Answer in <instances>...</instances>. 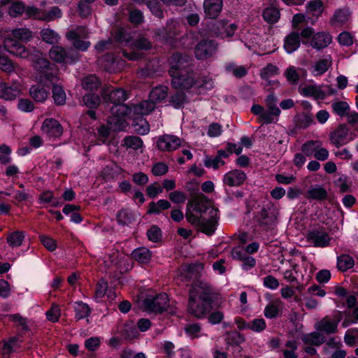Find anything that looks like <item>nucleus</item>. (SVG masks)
<instances>
[{
    "mask_svg": "<svg viewBox=\"0 0 358 358\" xmlns=\"http://www.w3.org/2000/svg\"><path fill=\"white\" fill-rule=\"evenodd\" d=\"M225 70L237 78H241L248 73V69L244 66H238L234 63L226 65Z\"/></svg>",
    "mask_w": 358,
    "mask_h": 358,
    "instance_id": "42",
    "label": "nucleus"
},
{
    "mask_svg": "<svg viewBox=\"0 0 358 358\" xmlns=\"http://www.w3.org/2000/svg\"><path fill=\"white\" fill-rule=\"evenodd\" d=\"M82 85L85 90L92 91L98 89L100 82L96 76L90 75L83 78Z\"/></svg>",
    "mask_w": 358,
    "mask_h": 358,
    "instance_id": "46",
    "label": "nucleus"
},
{
    "mask_svg": "<svg viewBox=\"0 0 358 358\" xmlns=\"http://www.w3.org/2000/svg\"><path fill=\"white\" fill-rule=\"evenodd\" d=\"M283 307V302L279 299H275L266 306L264 311V316L269 319L275 318L279 316Z\"/></svg>",
    "mask_w": 358,
    "mask_h": 358,
    "instance_id": "24",
    "label": "nucleus"
},
{
    "mask_svg": "<svg viewBox=\"0 0 358 358\" xmlns=\"http://www.w3.org/2000/svg\"><path fill=\"white\" fill-rule=\"evenodd\" d=\"M303 96L313 97L315 99H324L327 97V94L320 87L313 85L306 86L301 90Z\"/></svg>",
    "mask_w": 358,
    "mask_h": 358,
    "instance_id": "28",
    "label": "nucleus"
},
{
    "mask_svg": "<svg viewBox=\"0 0 358 358\" xmlns=\"http://www.w3.org/2000/svg\"><path fill=\"white\" fill-rule=\"evenodd\" d=\"M222 0H204L203 8L205 14L209 18H216L222 10Z\"/></svg>",
    "mask_w": 358,
    "mask_h": 358,
    "instance_id": "18",
    "label": "nucleus"
},
{
    "mask_svg": "<svg viewBox=\"0 0 358 358\" xmlns=\"http://www.w3.org/2000/svg\"><path fill=\"white\" fill-rule=\"evenodd\" d=\"M17 65L5 56H0V69L7 73L14 72Z\"/></svg>",
    "mask_w": 358,
    "mask_h": 358,
    "instance_id": "59",
    "label": "nucleus"
},
{
    "mask_svg": "<svg viewBox=\"0 0 358 358\" xmlns=\"http://www.w3.org/2000/svg\"><path fill=\"white\" fill-rule=\"evenodd\" d=\"M339 320H334L329 317H325L316 324V329L326 334H331L336 332Z\"/></svg>",
    "mask_w": 358,
    "mask_h": 358,
    "instance_id": "19",
    "label": "nucleus"
},
{
    "mask_svg": "<svg viewBox=\"0 0 358 358\" xmlns=\"http://www.w3.org/2000/svg\"><path fill=\"white\" fill-rule=\"evenodd\" d=\"M306 238L315 247L324 248L329 245L330 236L323 230L313 229L307 233Z\"/></svg>",
    "mask_w": 358,
    "mask_h": 358,
    "instance_id": "11",
    "label": "nucleus"
},
{
    "mask_svg": "<svg viewBox=\"0 0 358 358\" xmlns=\"http://www.w3.org/2000/svg\"><path fill=\"white\" fill-rule=\"evenodd\" d=\"M131 257L141 264H147L151 259L152 252L148 248L141 247L135 249L131 252Z\"/></svg>",
    "mask_w": 358,
    "mask_h": 358,
    "instance_id": "30",
    "label": "nucleus"
},
{
    "mask_svg": "<svg viewBox=\"0 0 358 358\" xmlns=\"http://www.w3.org/2000/svg\"><path fill=\"white\" fill-rule=\"evenodd\" d=\"M26 10L25 6L22 1H15L9 7L8 13L13 17L22 15Z\"/></svg>",
    "mask_w": 358,
    "mask_h": 358,
    "instance_id": "52",
    "label": "nucleus"
},
{
    "mask_svg": "<svg viewBox=\"0 0 358 358\" xmlns=\"http://www.w3.org/2000/svg\"><path fill=\"white\" fill-rule=\"evenodd\" d=\"M186 94L182 92H177L170 96V103L176 108H180L186 101Z\"/></svg>",
    "mask_w": 358,
    "mask_h": 358,
    "instance_id": "60",
    "label": "nucleus"
},
{
    "mask_svg": "<svg viewBox=\"0 0 358 358\" xmlns=\"http://www.w3.org/2000/svg\"><path fill=\"white\" fill-rule=\"evenodd\" d=\"M350 13L348 9H336L329 20L331 27L338 28L342 27L350 21Z\"/></svg>",
    "mask_w": 358,
    "mask_h": 358,
    "instance_id": "17",
    "label": "nucleus"
},
{
    "mask_svg": "<svg viewBox=\"0 0 358 358\" xmlns=\"http://www.w3.org/2000/svg\"><path fill=\"white\" fill-rule=\"evenodd\" d=\"M155 108V105L150 99L134 104L132 107L134 113L140 115H148Z\"/></svg>",
    "mask_w": 358,
    "mask_h": 358,
    "instance_id": "26",
    "label": "nucleus"
},
{
    "mask_svg": "<svg viewBox=\"0 0 358 358\" xmlns=\"http://www.w3.org/2000/svg\"><path fill=\"white\" fill-rule=\"evenodd\" d=\"M345 343L350 345L353 346L358 343V329L352 328L348 329L344 336Z\"/></svg>",
    "mask_w": 358,
    "mask_h": 358,
    "instance_id": "58",
    "label": "nucleus"
},
{
    "mask_svg": "<svg viewBox=\"0 0 358 358\" xmlns=\"http://www.w3.org/2000/svg\"><path fill=\"white\" fill-rule=\"evenodd\" d=\"M319 145H322V142L320 141H308L302 145V152L308 157L314 155Z\"/></svg>",
    "mask_w": 358,
    "mask_h": 358,
    "instance_id": "54",
    "label": "nucleus"
},
{
    "mask_svg": "<svg viewBox=\"0 0 358 358\" xmlns=\"http://www.w3.org/2000/svg\"><path fill=\"white\" fill-rule=\"evenodd\" d=\"M110 110L111 113L117 117V121H120L121 117L130 114L133 109L127 105L121 103L113 104Z\"/></svg>",
    "mask_w": 358,
    "mask_h": 358,
    "instance_id": "38",
    "label": "nucleus"
},
{
    "mask_svg": "<svg viewBox=\"0 0 358 358\" xmlns=\"http://www.w3.org/2000/svg\"><path fill=\"white\" fill-rule=\"evenodd\" d=\"M52 97L55 104L64 105L66 103V93L63 88L58 85H54L52 89Z\"/></svg>",
    "mask_w": 358,
    "mask_h": 358,
    "instance_id": "43",
    "label": "nucleus"
},
{
    "mask_svg": "<svg viewBox=\"0 0 358 358\" xmlns=\"http://www.w3.org/2000/svg\"><path fill=\"white\" fill-rule=\"evenodd\" d=\"M117 222L121 225H127L133 220L131 212L128 209H122L116 215Z\"/></svg>",
    "mask_w": 358,
    "mask_h": 358,
    "instance_id": "50",
    "label": "nucleus"
},
{
    "mask_svg": "<svg viewBox=\"0 0 358 358\" xmlns=\"http://www.w3.org/2000/svg\"><path fill=\"white\" fill-rule=\"evenodd\" d=\"M3 47L8 52L15 57L30 59L33 62L34 68L40 74L50 66L49 61L42 57L41 52L34 47L27 48L10 38H7L3 41Z\"/></svg>",
    "mask_w": 358,
    "mask_h": 358,
    "instance_id": "4",
    "label": "nucleus"
},
{
    "mask_svg": "<svg viewBox=\"0 0 358 358\" xmlns=\"http://www.w3.org/2000/svg\"><path fill=\"white\" fill-rule=\"evenodd\" d=\"M196 87L199 90H212L214 87L213 80L208 76L196 77Z\"/></svg>",
    "mask_w": 358,
    "mask_h": 358,
    "instance_id": "57",
    "label": "nucleus"
},
{
    "mask_svg": "<svg viewBox=\"0 0 358 358\" xmlns=\"http://www.w3.org/2000/svg\"><path fill=\"white\" fill-rule=\"evenodd\" d=\"M169 75L173 87L188 90L196 87V75L189 66L187 59L182 54L174 53L170 58Z\"/></svg>",
    "mask_w": 358,
    "mask_h": 358,
    "instance_id": "3",
    "label": "nucleus"
},
{
    "mask_svg": "<svg viewBox=\"0 0 358 358\" xmlns=\"http://www.w3.org/2000/svg\"><path fill=\"white\" fill-rule=\"evenodd\" d=\"M313 115L310 113H305L297 117L296 123L301 128H307L313 122Z\"/></svg>",
    "mask_w": 358,
    "mask_h": 358,
    "instance_id": "61",
    "label": "nucleus"
},
{
    "mask_svg": "<svg viewBox=\"0 0 358 358\" xmlns=\"http://www.w3.org/2000/svg\"><path fill=\"white\" fill-rule=\"evenodd\" d=\"M187 221L208 236L214 234L218 222V213L203 194L194 196L188 203L185 213Z\"/></svg>",
    "mask_w": 358,
    "mask_h": 358,
    "instance_id": "1",
    "label": "nucleus"
},
{
    "mask_svg": "<svg viewBox=\"0 0 358 358\" xmlns=\"http://www.w3.org/2000/svg\"><path fill=\"white\" fill-rule=\"evenodd\" d=\"M278 73L279 69L272 64H268L261 70L260 77L264 80H268V79Z\"/></svg>",
    "mask_w": 358,
    "mask_h": 358,
    "instance_id": "53",
    "label": "nucleus"
},
{
    "mask_svg": "<svg viewBox=\"0 0 358 358\" xmlns=\"http://www.w3.org/2000/svg\"><path fill=\"white\" fill-rule=\"evenodd\" d=\"M168 90L169 89L166 86H157L150 92L149 99L156 105L157 103H160L166 98Z\"/></svg>",
    "mask_w": 358,
    "mask_h": 358,
    "instance_id": "27",
    "label": "nucleus"
},
{
    "mask_svg": "<svg viewBox=\"0 0 358 358\" xmlns=\"http://www.w3.org/2000/svg\"><path fill=\"white\" fill-rule=\"evenodd\" d=\"M217 49V44L210 40L200 41L194 48V54L198 59H206L211 57Z\"/></svg>",
    "mask_w": 358,
    "mask_h": 358,
    "instance_id": "10",
    "label": "nucleus"
},
{
    "mask_svg": "<svg viewBox=\"0 0 358 358\" xmlns=\"http://www.w3.org/2000/svg\"><path fill=\"white\" fill-rule=\"evenodd\" d=\"M49 94L48 90L41 84L32 85L29 89V96L37 103H43Z\"/></svg>",
    "mask_w": 358,
    "mask_h": 358,
    "instance_id": "22",
    "label": "nucleus"
},
{
    "mask_svg": "<svg viewBox=\"0 0 358 358\" xmlns=\"http://www.w3.org/2000/svg\"><path fill=\"white\" fill-rule=\"evenodd\" d=\"M41 78L54 83L59 80L57 69L54 65H50L46 70L40 74Z\"/></svg>",
    "mask_w": 358,
    "mask_h": 358,
    "instance_id": "51",
    "label": "nucleus"
},
{
    "mask_svg": "<svg viewBox=\"0 0 358 358\" xmlns=\"http://www.w3.org/2000/svg\"><path fill=\"white\" fill-rule=\"evenodd\" d=\"M49 57L57 63L73 64L80 59V55L72 48L66 50L62 46L54 45L49 51Z\"/></svg>",
    "mask_w": 358,
    "mask_h": 358,
    "instance_id": "6",
    "label": "nucleus"
},
{
    "mask_svg": "<svg viewBox=\"0 0 358 358\" xmlns=\"http://www.w3.org/2000/svg\"><path fill=\"white\" fill-rule=\"evenodd\" d=\"M181 145V140L174 135L160 136L157 141V148L162 152H172Z\"/></svg>",
    "mask_w": 358,
    "mask_h": 358,
    "instance_id": "9",
    "label": "nucleus"
},
{
    "mask_svg": "<svg viewBox=\"0 0 358 358\" xmlns=\"http://www.w3.org/2000/svg\"><path fill=\"white\" fill-rule=\"evenodd\" d=\"M171 206V203L165 199H160L157 202L152 201L148 205V213L159 215L162 210H167Z\"/></svg>",
    "mask_w": 358,
    "mask_h": 358,
    "instance_id": "34",
    "label": "nucleus"
},
{
    "mask_svg": "<svg viewBox=\"0 0 358 358\" xmlns=\"http://www.w3.org/2000/svg\"><path fill=\"white\" fill-rule=\"evenodd\" d=\"M246 174L241 170L234 169L225 173L223 182L229 187L240 186L246 180Z\"/></svg>",
    "mask_w": 358,
    "mask_h": 358,
    "instance_id": "15",
    "label": "nucleus"
},
{
    "mask_svg": "<svg viewBox=\"0 0 358 358\" xmlns=\"http://www.w3.org/2000/svg\"><path fill=\"white\" fill-rule=\"evenodd\" d=\"M169 297L166 293H160L156 296L149 295L143 301L145 310L148 312L161 313L169 306Z\"/></svg>",
    "mask_w": 358,
    "mask_h": 358,
    "instance_id": "7",
    "label": "nucleus"
},
{
    "mask_svg": "<svg viewBox=\"0 0 358 358\" xmlns=\"http://www.w3.org/2000/svg\"><path fill=\"white\" fill-rule=\"evenodd\" d=\"M108 100L113 104L123 103L128 99L126 92L121 88H117L110 92L107 95ZM104 99H106V94H104Z\"/></svg>",
    "mask_w": 358,
    "mask_h": 358,
    "instance_id": "33",
    "label": "nucleus"
},
{
    "mask_svg": "<svg viewBox=\"0 0 358 358\" xmlns=\"http://www.w3.org/2000/svg\"><path fill=\"white\" fill-rule=\"evenodd\" d=\"M333 111L340 117L347 116L350 110V106L345 101H336L331 105Z\"/></svg>",
    "mask_w": 358,
    "mask_h": 358,
    "instance_id": "49",
    "label": "nucleus"
},
{
    "mask_svg": "<svg viewBox=\"0 0 358 358\" xmlns=\"http://www.w3.org/2000/svg\"><path fill=\"white\" fill-rule=\"evenodd\" d=\"M324 10V6L322 0H312L306 5V14L308 17L318 19Z\"/></svg>",
    "mask_w": 358,
    "mask_h": 358,
    "instance_id": "20",
    "label": "nucleus"
},
{
    "mask_svg": "<svg viewBox=\"0 0 358 358\" xmlns=\"http://www.w3.org/2000/svg\"><path fill=\"white\" fill-rule=\"evenodd\" d=\"M265 102L266 104L268 110L271 111L275 117H278L280 114V110L277 106V98L275 96L273 92H271L265 99Z\"/></svg>",
    "mask_w": 358,
    "mask_h": 358,
    "instance_id": "45",
    "label": "nucleus"
},
{
    "mask_svg": "<svg viewBox=\"0 0 358 358\" xmlns=\"http://www.w3.org/2000/svg\"><path fill=\"white\" fill-rule=\"evenodd\" d=\"M300 45L301 40L298 32L292 31L284 39V48L289 54L296 51L300 47Z\"/></svg>",
    "mask_w": 358,
    "mask_h": 358,
    "instance_id": "21",
    "label": "nucleus"
},
{
    "mask_svg": "<svg viewBox=\"0 0 358 358\" xmlns=\"http://www.w3.org/2000/svg\"><path fill=\"white\" fill-rule=\"evenodd\" d=\"M24 239V232L16 231L9 234L7 236V242L11 248L20 247Z\"/></svg>",
    "mask_w": 358,
    "mask_h": 358,
    "instance_id": "41",
    "label": "nucleus"
},
{
    "mask_svg": "<svg viewBox=\"0 0 358 358\" xmlns=\"http://www.w3.org/2000/svg\"><path fill=\"white\" fill-rule=\"evenodd\" d=\"M332 65L331 55H326L324 58L315 61L312 66L313 73L315 76H319L326 73Z\"/></svg>",
    "mask_w": 358,
    "mask_h": 358,
    "instance_id": "23",
    "label": "nucleus"
},
{
    "mask_svg": "<svg viewBox=\"0 0 358 358\" xmlns=\"http://www.w3.org/2000/svg\"><path fill=\"white\" fill-rule=\"evenodd\" d=\"M41 36L43 41L49 44H56L60 39L59 35L54 30L46 28L41 31Z\"/></svg>",
    "mask_w": 358,
    "mask_h": 358,
    "instance_id": "39",
    "label": "nucleus"
},
{
    "mask_svg": "<svg viewBox=\"0 0 358 358\" xmlns=\"http://www.w3.org/2000/svg\"><path fill=\"white\" fill-rule=\"evenodd\" d=\"M60 315L61 310L59 306L57 304H53L51 308L46 312L47 319L52 322H57Z\"/></svg>",
    "mask_w": 358,
    "mask_h": 358,
    "instance_id": "62",
    "label": "nucleus"
},
{
    "mask_svg": "<svg viewBox=\"0 0 358 358\" xmlns=\"http://www.w3.org/2000/svg\"><path fill=\"white\" fill-rule=\"evenodd\" d=\"M280 11L273 7H269L266 8L263 11V18L265 21L270 24H274L277 22L280 18Z\"/></svg>",
    "mask_w": 358,
    "mask_h": 358,
    "instance_id": "44",
    "label": "nucleus"
},
{
    "mask_svg": "<svg viewBox=\"0 0 358 358\" xmlns=\"http://www.w3.org/2000/svg\"><path fill=\"white\" fill-rule=\"evenodd\" d=\"M332 43L331 35L325 31L314 34L310 41V45L317 50H321L328 47Z\"/></svg>",
    "mask_w": 358,
    "mask_h": 358,
    "instance_id": "16",
    "label": "nucleus"
},
{
    "mask_svg": "<svg viewBox=\"0 0 358 358\" xmlns=\"http://www.w3.org/2000/svg\"><path fill=\"white\" fill-rule=\"evenodd\" d=\"M41 130L43 134L52 138L59 137L63 133L62 125L53 118L45 119L42 124Z\"/></svg>",
    "mask_w": 358,
    "mask_h": 358,
    "instance_id": "14",
    "label": "nucleus"
},
{
    "mask_svg": "<svg viewBox=\"0 0 358 358\" xmlns=\"http://www.w3.org/2000/svg\"><path fill=\"white\" fill-rule=\"evenodd\" d=\"M73 309L76 313V319L77 320L87 318L90 315L92 311L91 308L87 303L80 301L74 303Z\"/></svg>",
    "mask_w": 358,
    "mask_h": 358,
    "instance_id": "32",
    "label": "nucleus"
},
{
    "mask_svg": "<svg viewBox=\"0 0 358 358\" xmlns=\"http://www.w3.org/2000/svg\"><path fill=\"white\" fill-rule=\"evenodd\" d=\"M22 91V86L17 82L12 84L0 83V98L5 100H13L19 96Z\"/></svg>",
    "mask_w": 358,
    "mask_h": 358,
    "instance_id": "12",
    "label": "nucleus"
},
{
    "mask_svg": "<svg viewBox=\"0 0 358 358\" xmlns=\"http://www.w3.org/2000/svg\"><path fill=\"white\" fill-rule=\"evenodd\" d=\"M347 122L356 132H358V113L356 111L349 112L347 114Z\"/></svg>",
    "mask_w": 358,
    "mask_h": 358,
    "instance_id": "64",
    "label": "nucleus"
},
{
    "mask_svg": "<svg viewBox=\"0 0 358 358\" xmlns=\"http://www.w3.org/2000/svg\"><path fill=\"white\" fill-rule=\"evenodd\" d=\"M216 294L210 283L201 280L194 281L189 289L187 313L198 320L207 317L213 310Z\"/></svg>",
    "mask_w": 358,
    "mask_h": 358,
    "instance_id": "2",
    "label": "nucleus"
},
{
    "mask_svg": "<svg viewBox=\"0 0 358 358\" xmlns=\"http://www.w3.org/2000/svg\"><path fill=\"white\" fill-rule=\"evenodd\" d=\"M355 265L354 259L349 255L343 254L337 258V267L341 271H346Z\"/></svg>",
    "mask_w": 358,
    "mask_h": 358,
    "instance_id": "37",
    "label": "nucleus"
},
{
    "mask_svg": "<svg viewBox=\"0 0 358 358\" xmlns=\"http://www.w3.org/2000/svg\"><path fill=\"white\" fill-rule=\"evenodd\" d=\"M336 39L341 45L350 47L354 43L355 36L349 31H343L338 35Z\"/></svg>",
    "mask_w": 358,
    "mask_h": 358,
    "instance_id": "47",
    "label": "nucleus"
},
{
    "mask_svg": "<svg viewBox=\"0 0 358 358\" xmlns=\"http://www.w3.org/2000/svg\"><path fill=\"white\" fill-rule=\"evenodd\" d=\"M121 146L127 150H137L143 146V140L136 136H127L122 141Z\"/></svg>",
    "mask_w": 358,
    "mask_h": 358,
    "instance_id": "29",
    "label": "nucleus"
},
{
    "mask_svg": "<svg viewBox=\"0 0 358 358\" xmlns=\"http://www.w3.org/2000/svg\"><path fill=\"white\" fill-rule=\"evenodd\" d=\"M88 36V33L86 29L83 27H78L74 30L69 31L66 37L69 41H72V45L74 50L78 51H87L91 45L89 41L81 40V38H86Z\"/></svg>",
    "mask_w": 358,
    "mask_h": 358,
    "instance_id": "8",
    "label": "nucleus"
},
{
    "mask_svg": "<svg viewBox=\"0 0 358 358\" xmlns=\"http://www.w3.org/2000/svg\"><path fill=\"white\" fill-rule=\"evenodd\" d=\"M279 214V208L272 202H268L255 213L253 219L257 227L267 231L276 225Z\"/></svg>",
    "mask_w": 358,
    "mask_h": 358,
    "instance_id": "5",
    "label": "nucleus"
},
{
    "mask_svg": "<svg viewBox=\"0 0 358 358\" xmlns=\"http://www.w3.org/2000/svg\"><path fill=\"white\" fill-rule=\"evenodd\" d=\"M328 196L327 190L319 185L311 187L307 192V197L317 201L325 200Z\"/></svg>",
    "mask_w": 358,
    "mask_h": 358,
    "instance_id": "36",
    "label": "nucleus"
},
{
    "mask_svg": "<svg viewBox=\"0 0 358 358\" xmlns=\"http://www.w3.org/2000/svg\"><path fill=\"white\" fill-rule=\"evenodd\" d=\"M113 38L119 43H129L131 39V35L122 27H117L112 33Z\"/></svg>",
    "mask_w": 358,
    "mask_h": 358,
    "instance_id": "48",
    "label": "nucleus"
},
{
    "mask_svg": "<svg viewBox=\"0 0 358 358\" xmlns=\"http://www.w3.org/2000/svg\"><path fill=\"white\" fill-rule=\"evenodd\" d=\"M184 330L185 334L192 338L206 336L205 334H201V325L197 322L187 324L184 327Z\"/></svg>",
    "mask_w": 358,
    "mask_h": 358,
    "instance_id": "40",
    "label": "nucleus"
},
{
    "mask_svg": "<svg viewBox=\"0 0 358 358\" xmlns=\"http://www.w3.org/2000/svg\"><path fill=\"white\" fill-rule=\"evenodd\" d=\"M301 339L303 342L306 345H312L317 346L320 345L325 341L324 336L315 331L304 334L302 336Z\"/></svg>",
    "mask_w": 358,
    "mask_h": 358,
    "instance_id": "35",
    "label": "nucleus"
},
{
    "mask_svg": "<svg viewBox=\"0 0 358 358\" xmlns=\"http://www.w3.org/2000/svg\"><path fill=\"white\" fill-rule=\"evenodd\" d=\"M224 340L227 345L231 347L238 346L245 341L244 336L236 331H227Z\"/></svg>",
    "mask_w": 358,
    "mask_h": 358,
    "instance_id": "31",
    "label": "nucleus"
},
{
    "mask_svg": "<svg viewBox=\"0 0 358 358\" xmlns=\"http://www.w3.org/2000/svg\"><path fill=\"white\" fill-rule=\"evenodd\" d=\"M10 35L12 37L10 36L4 37L3 41L7 38H10L16 42H17L16 40L22 42H29L33 38L32 31L26 27L14 29L11 31Z\"/></svg>",
    "mask_w": 358,
    "mask_h": 358,
    "instance_id": "25",
    "label": "nucleus"
},
{
    "mask_svg": "<svg viewBox=\"0 0 358 358\" xmlns=\"http://www.w3.org/2000/svg\"><path fill=\"white\" fill-rule=\"evenodd\" d=\"M180 24L174 20H169L166 27L167 38H172L180 33Z\"/></svg>",
    "mask_w": 358,
    "mask_h": 358,
    "instance_id": "55",
    "label": "nucleus"
},
{
    "mask_svg": "<svg viewBox=\"0 0 358 358\" xmlns=\"http://www.w3.org/2000/svg\"><path fill=\"white\" fill-rule=\"evenodd\" d=\"M285 347L287 348L282 350L284 358H297L296 350L298 346L295 341H287Z\"/></svg>",
    "mask_w": 358,
    "mask_h": 358,
    "instance_id": "56",
    "label": "nucleus"
},
{
    "mask_svg": "<svg viewBox=\"0 0 358 358\" xmlns=\"http://www.w3.org/2000/svg\"><path fill=\"white\" fill-rule=\"evenodd\" d=\"M349 128L345 124H339L333 131L329 134L331 143L339 148L348 143V136L349 134Z\"/></svg>",
    "mask_w": 358,
    "mask_h": 358,
    "instance_id": "13",
    "label": "nucleus"
},
{
    "mask_svg": "<svg viewBox=\"0 0 358 358\" xmlns=\"http://www.w3.org/2000/svg\"><path fill=\"white\" fill-rule=\"evenodd\" d=\"M83 101L85 106L89 108H96L100 103L99 97L94 94H86L83 96Z\"/></svg>",
    "mask_w": 358,
    "mask_h": 358,
    "instance_id": "63",
    "label": "nucleus"
}]
</instances>
